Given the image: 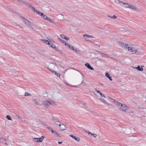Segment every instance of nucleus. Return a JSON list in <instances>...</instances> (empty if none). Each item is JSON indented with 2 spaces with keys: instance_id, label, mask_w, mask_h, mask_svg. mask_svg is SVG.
Here are the masks:
<instances>
[{
  "instance_id": "1",
  "label": "nucleus",
  "mask_w": 146,
  "mask_h": 146,
  "mask_svg": "<svg viewBox=\"0 0 146 146\" xmlns=\"http://www.w3.org/2000/svg\"><path fill=\"white\" fill-rule=\"evenodd\" d=\"M20 19L28 27L32 29H33V25L31 23L30 21L27 20L26 19L22 17H21Z\"/></svg>"
},
{
  "instance_id": "2",
  "label": "nucleus",
  "mask_w": 146,
  "mask_h": 146,
  "mask_svg": "<svg viewBox=\"0 0 146 146\" xmlns=\"http://www.w3.org/2000/svg\"><path fill=\"white\" fill-rule=\"evenodd\" d=\"M42 105L45 108H47L50 105L54 106L55 105L54 102L52 100H44L42 102Z\"/></svg>"
},
{
  "instance_id": "3",
  "label": "nucleus",
  "mask_w": 146,
  "mask_h": 146,
  "mask_svg": "<svg viewBox=\"0 0 146 146\" xmlns=\"http://www.w3.org/2000/svg\"><path fill=\"white\" fill-rule=\"evenodd\" d=\"M121 6L125 8L131 9L134 10H136L137 9V8L136 7L132 5H131L128 3L124 2H123Z\"/></svg>"
},
{
  "instance_id": "4",
  "label": "nucleus",
  "mask_w": 146,
  "mask_h": 146,
  "mask_svg": "<svg viewBox=\"0 0 146 146\" xmlns=\"http://www.w3.org/2000/svg\"><path fill=\"white\" fill-rule=\"evenodd\" d=\"M127 49L129 51L131 52L133 54L136 53L137 51V48L132 46H128Z\"/></svg>"
},
{
  "instance_id": "5",
  "label": "nucleus",
  "mask_w": 146,
  "mask_h": 146,
  "mask_svg": "<svg viewBox=\"0 0 146 146\" xmlns=\"http://www.w3.org/2000/svg\"><path fill=\"white\" fill-rule=\"evenodd\" d=\"M56 67V64H50L48 67L47 68L52 72V71H54V69Z\"/></svg>"
},
{
  "instance_id": "6",
  "label": "nucleus",
  "mask_w": 146,
  "mask_h": 146,
  "mask_svg": "<svg viewBox=\"0 0 146 146\" xmlns=\"http://www.w3.org/2000/svg\"><path fill=\"white\" fill-rule=\"evenodd\" d=\"M120 108L121 110L124 112H126L129 110V107L127 106L125 104H122Z\"/></svg>"
},
{
  "instance_id": "7",
  "label": "nucleus",
  "mask_w": 146,
  "mask_h": 146,
  "mask_svg": "<svg viewBox=\"0 0 146 146\" xmlns=\"http://www.w3.org/2000/svg\"><path fill=\"white\" fill-rule=\"evenodd\" d=\"M59 127H60V129L62 131H64L65 130H66L67 128L66 126L62 123H61Z\"/></svg>"
},
{
  "instance_id": "8",
  "label": "nucleus",
  "mask_w": 146,
  "mask_h": 146,
  "mask_svg": "<svg viewBox=\"0 0 146 146\" xmlns=\"http://www.w3.org/2000/svg\"><path fill=\"white\" fill-rule=\"evenodd\" d=\"M118 44L120 46L125 48V49H127V47H128V45H127L126 44H124V43L121 42H119Z\"/></svg>"
},
{
  "instance_id": "9",
  "label": "nucleus",
  "mask_w": 146,
  "mask_h": 146,
  "mask_svg": "<svg viewBox=\"0 0 146 146\" xmlns=\"http://www.w3.org/2000/svg\"><path fill=\"white\" fill-rule=\"evenodd\" d=\"M40 40L44 43H46L49 46V45H50L51 44V43L48 40H46L42 39H41Z\"/></svg>"
},
{
  "instance_id": "10",
  "label": "nucleus",
  "mask_w": 146,
  "mask_h": 146,
  "mask_svg": "<svg viewBox=\"0 0 146 146\" xmlns=\"http://www.w3.org/2000/svg\"><path fill=\"white\" fill-rule=\"evenodd\" d=\"M44 138V136H42L40 138H37V141H36V142H41L43 141V140Z\"/></svg>"
},
{
  "instance_id": "11",
  "label": "nucleus",
  "mask_w": 146,
  "mask_h": 146,
  "mask_svg": "<svg viewBox=\"0 0 146 146\" xmlns=\"http://www.w3.org/2000/svg\"><path fill=\"white\" fill-rule=\"evenodd\" d=\"M69 48L73 50L74 51H77L78 49L76 48H74V46L72 45L69 46Z\"/></svg>"
},
{
  "instance_id": "12",
  "label": "nucleus",
  "mask_w": 146,
  "mask_h": 146,
  "mask_svg": "<svg viewBox=\"0 0 146 146\" xmlns=\"http://www.w3.org/2000/svg\"><path fill=\"white\" fill-rule=\"evenodd\" d=\"M51 132L54 135H56L58 137H60L59 134L56 131L51 130Z\"/></svg>"
},
{
  "instance_id": "13",
  "label": "nucleus",
  "mask_w": 146,
  "mask_h": 146,
  "mask_svg": "<svg viewBox=\"0 0 146 146\" xmlns=\"http://www.w3.org/2000/svg\"><path fill=\"white\" fill-rule=\"evenodd\" d=\"M85 66L88 68L92 70H93L94 68L88 63H86L85 64Z\"/></svg>"
},
{
  "instance_id": "14",
  "label": "nucleus",
  "mask_w": 146,
  "mask_h": 146,
  "mask_svg": "<svg viewBox=\"0 0 146 146\" xmlns=\"http://www.w3.org/2000/svg\"><path fill=\"white\" fill-rule=\"evenodd\" d=\"M115 102V104L118 107L120 108V107L122 105V104L117 101V102Z\"/></svg>"
},
{
  "instance_id": "15",
  "label": "nucleus",
  "mask_w": 146,
  "mask_h": 146,
  "mask_svg": "<svg viewBox=\"0 0 146 146\" xmlns=\"http://www.w3.org/2000/svg\"><path fill=\"white\" fill-rule=\"evenodd\" d=\"M60 36L61 38H63L65 40H69V38L68 37L66 36L65 35H60Z\"/></svg>"
},
{
  "instance_id": "16",
  "label": "nucleus",
  "mask_w": 146,
  "mask_h": 146,
  "mask_svg": "<svg viewBox=\"0 0 146 146\" xmlns=\"http://www.w3.org/2000/svg\"><path fill=\"white\" fill-rule=\"evenodd\" d=\"M69 136L72 137L73 139H74L78 141H80V139L78 137H76L75 136H73L72 135H70Z\"/></svg>"
},
{
  "instance_id": "17",
  "label": "nucleus",
  "mask_w": 146,
  "mask_h": 146,
  "mask_svg": "<svg viewBox=\"0 0 146 146\" xmlns=\"http://www.w3.org/2000/svg\"><path fill=\"white\" fill-rule=\"evenodd\" d=\"M61 123H60L58 121H55L54 122V125L56 126H60V125Z\"/></svg>"
},
{
  "instance_id": "18",
  "label": "nucleus",
  "mask_w": 146,
  "mask_h": 146,
  "mask_svg": "<svg viewBox=\"0 0 146 146\" xmlns=\"http://www.w3.org/2000/svg\"><path fill=\"white\" fill-rule=\"evenodd\" d=\"M142 67H143V66H141L140 67V66H138L137 67H136L134 68L137 69L139 71H142L143 70V69Z\"/></svg>"
},
{
  "instance_id": "19",
  "label": "nucleus",
  "mask_w": 146,
  "mask_h": 146,
  "mask_svg": "<svg viewBox=\"0 0 146 146\" xmlns=\"http://www.w3.org/2000/svg\"><path fill=\"white\" fill-rule=\"evenodd\" d=\"M52 72L58 77H60V74L56 72L54 70V71H52Z\"/></svg>"
},
{
  "instance_id": "20",
  "label": "nucleus",
  "mask_w": 146,
  "mask_h": 146,
  "mask_svg": "<svg viewBox=\"0 0 146 146\" xmlns=\"http://www.w3.org/2000/svg\"><path fill=\"white\" fill-rule=\"evenodd\" d=\"M100 100L101 102L104 103V104H106L108 105H110V104L106 102L102 98H100Z\"/></svg>"
},
{
  "instance_id": "21",
  "label": "nucleus",
  "mask_w": 146,
  "mask_h": 146,
  "mask_svg": "<svg viewBox=\"0 0 146 146\" xmlns=\"http://www.w3.org/2000/svg\"><path fill=\"white\" fill-rule=\"evenodd\" d=\"M115 2L116 4H119L121 6L123 1H120L118 0H116L115 1Z\"/></svg>"
},
{
  "instance_id": "22",
  "label": "nucleus",
  "mask_w": 146,
  "mask_h": 146,
  "mask_svg": "<svg viewBox=\"0 0 146 146\" xmlns=\"http://www.w3.org/2000/svg\"><path fill=\"white\" fill-rule=\"evenodd\" d=\"M105 76L108 78L111 81L112 80V78L111 76H110V75L108 73H106L105 74Z\"/></svg>"
},
{
  "instance_id": "23",
  "label": "nucleus",
  "mask_w": 146,
  "mask_h": 146,
  "mask_svg": "<svg viewBox=\"0 0 146 146\" xmlns=\"http://www.w3.org/2000/svg\"><path fill=\"white\" fill-rule=\"evenodd\" d=\"M37 14L39 15L40 16H41L42 17H44V14L41 12H39L38 11L37 13H36Z\"/></svg>"
},
{
  "instance_id": "24",
  "label": "nucleus",
  "mask_w": 146,
  "mask_h": 146,
  "mask_svg": "<svg viewBox=\"0 0 146 146\" xmlns=\"http://www.w3.org/2000/svg\"><path fill=\"white\" fill-rule=\"evenodd\" d=\"M37 14L39 15L40 16H41L42 17H44V14L41 12H39L38 11L37 13H36Z\"/></svg>"
},
{
  "instance_id": "25",
  "label": "nucleus",
  "mask_w": 146,
  "mask_h": 146,
  "mask_svg": "<svg viewBox=\"0 0 146 146\" xmlns=\"http://www.w3.org/2000/svg\"><path fill=\"white\" fill-rule=\"evenodd\" d=\"M83 36L85 38V40H86V37H88L89 38H92V37H93L92 36H90V35H87L86 34H85L83 35Z\"/></svg>"
},
{
  "instance_id": "26",
  "label": "nucleus",
  "mask_w": 146,
  "mask_h": 146,
  "mask_svg": "<svg viewBox=\"0 0 146 146\" xmlns=\"http://www.w3.org/2000/svg\"><path fill=\"white\" fill-rule=\"evenodd\" d=\"M58 16L60 19V20H62L64 19V17L63 15L62 14H60Z\"/></svg>"
},
{
  "instance_id": "27",
  "label": "nucleus",
  "mask_w": 146,
  "mask_h": 146,
  "mask_svg": "<svg viewBox=\"0 0 146 146\" xmlns=\"http://www.w3.org/2000/svg\"><path fill=\"white\" fill-rule=\"evenodd\" d=\"M33 102L36 105H38V101L36 99H33Z\"/></svg>"
},
{
  "instance_id": "28",
  "label": "nucleus",
  "mask_w": 146,
  "mask_h": 146,
  "mask_svg": "<svg viewBox=\"0 0 146 146\" xmlns=\"http://www.w3.org/2000/svg\"><path fill=\"white\" fill-rule=\"evenodd\" d=\"M6 118L8 120H11L12 119V118L9 115H7L6 116Z\"/></svg>"
},
{
  "instance_id": "29",
  "label": "nucleus",
  "mask_w": 146,
  "mask_h": 146,
  "mask_svg": "<svg viewBox=\"0 0 146 146\" xmlns=\"http://www.w3.org/2000/svg\"><path fill=\"white\" fill-rule=\"evenodd\" d=\"M31 8L32 10H34V11L36 13L38 11L37 10L35 9L33 7L31 6Z\"/></svg>"
},
{
  "instance_id": "30",
  "label": "nucleus",
  "mask_w": 146,
  "mask_h": 146,
  "mask_svg": "<svg viewBox=\"0 0 146 146\" xmlns=\"http://www.w3.org/2000/svg\"><path fill=\"white\" fill-rule=\"evenodd\" d=\"M48 21H49L50 22L52 23H54V21L52 19H50L49 18H48Z\"/></svg>"
},
{
  "instance_id": "31",
  "label": "nucleus",
  "mask_w": 146,
  "mask_h": 146,
  "mask_svg": "<svg viewBox=\"0 0 146 146\" xmlns=\"http://www.w3.org/2000/svg\"><path fill=\"white\" fill-rule=\"evenodd\" d=\"M86 132L88 135H91L92 136H93L94 134H93V133L89 132V131H86Z\"/></svg>"
},
{
  "instance_id": "32",
  "label": "nucleus",
  "mask_w": 146,
  "mask_h": 146,
  "mask_svg": "<svg viewBox=\"0 0 146 146\" xmlns=\"http://www.w3.org/2000/svg\"><path fill=\"white\" fill-rule=\"evenodd\" d=\"M31 95L29 93L27 92H26L25 93V96H31Z\"/></svg>"
},
{
  "instance_id": "33",
  "label": "nucleus",
  "mask_w": 146,
  "mask_h": 146,
  "mask_svg": "<svg viewBox=\"0 0 146 146\" xmlns=\"http://www.w3.org/2000/svg\"><path fill=\"white\" fill-rule=\"evenodd\" d=\"M56 46H55V45H54V44H53L52 43H51V44L50 45H49V47H52L53 48H55V47H56Z\"/></svg>"
},
{
  "instance_id": "34",
  "label": "nucleus",
  "mask_w": 146,
  "mask_h": 146,
  "mask_svg": "<svg viewBox=\"0 0 146 146\" xmlns=\"http://www.w3.org/2000/svg\"><path fill=\"white\" fill-rule=\"evenodd\" d=\"M43 18L45 19L46 20H48V19L49 17H47L46 16L44 15V17H43Z\"/></svg>"
},
{
  "instance_id": "35",
  "label": "nucleus",
  "mask_w": 146,
  "mask_h": 146,
  "mask_svg": "<svg viewBox=\"0 0 146 146\" xmlns=\"http://www.w3.org/2000/svg\"><path fill=\"white\" fill-rule=\"evenodd\" d=\"M58 40H60L62 43H64V40L61 39V38H58Z\"/></svg>"
},
{
  "instance_id": "36",
  "label": "nucleus",
  "mask_w": 146,
  "mask_h": 146,
  "mask_svg": "<svg viewBox=\"0 0 146 146\" xmlns=\"http://www.w3.org/2000/svg\"><path fill=\"white\" fill-rule=\"evenodd\" d=\"M37 138H33V140L35 142H36V141H37Z\"/></svg>"
},
{
  "instance_id": "37",
  "label": "nucleus",
  "mask_w": 146,
  "mask_h": 146,
  "mask_svg": "<svg viewBox=\"0 0 146 146\" xmlns=\"http://www.w3.org/2000/svg\"><path fill=\"white\" fill-rule=\"evenodd\" d=\"M110 99L115 104V102H117L116 101L114 100V99L111 98H110Z\"/></svg>"
},
{
  "instance_id": "38",
  "label": "nucleus",
  "mask_w": 146,
  "mask_h": 146,
  "mask_svg": "<svg viewBox=\"0 0 146 146\" xmlns=\"http://www.w3.org/2000/svg\"><path fill=\"white\" fill-rule=\"evenodd\" d=\"M117 18V17L115 15H113V16L111 18L113 19H115Z\"/></svg>"
},
{
  "instance_id": "39",
  "label": "nucleus",
  "mask_w": 146,
  "mask_h": 146,
  "mask_svg": "<svg viewBox=\"0 0 146 146\" xmlns=\"http://www.w3.org/2000/svg\"><path fill=\"white\" fill-rule=\"evenodd\" d=\"M100 95L101 97H104V98H106L105 96L104 95H103L102 93Z\"/></svg>"
},
{
  "instance_id": "40",
  "label": "nucleus",
  "mask_w": 146,
  "mask_h": 146,
  "mask_svg": "<svg viewBox=\"0 0 146 146\" xmlns=\"http://www.w3.org/2000/svg\"><path fill=\"white\" fill-rule=\"evenodd\" d=\"M47 129L49 130L50 131H51V130H52L51 128L49 127H47Z\"/></svg>"
},
{
  "instance_id": "41",
  "label": "nucleus",
  "mask_w": 146,
  "mask_h": 146,
  "mask_svg": "<svg viewBox=\"0 0 146 146\" xmlns=\"http://www.w3.org/2000/svg\"><path fill=\"white\" fill-rule=\"evenodd\" d=\"M64 44L68 46V47H69V46H70V45L68 43H66V42L64 43Z\"/></svg>"
},
{
  "instance_id": "42",
  "label": "nucleus",
  "mask_w": 146,
  "mask_h": 146,
  "mask_svg": "<svg viewBox=\"0 0 146 146\" xmlns=\"http://www.w3.org/2000/svg\"><path fill=\"white\" fill-rule=\"evenodd\" d=\"M54 49L56 51H58V49L56 46L55 47V48H54Z\"/></svg>"
},
{
  "instance_id": "43",
  "label": "nucleus",
  "mask_w": 146,
  "mask_h": 146,
  "mask_svg": "<svg viewBox=\"0 0 146 146\" xmlns=\"http://www.w3.org/2000/svg\"><path fill=\"white\" fill-rule=\"evenodd\" d=\"M93 136V137L94 138H95L97 136V135L96 134H94Z\"/></svg>"
},
{
  "instance_id": "44",
  "label": "nucleus",
  "mask_w": 146,
  "mask_h": 146,
  "mask_svg": "<svg viewBox=\"0 0 146 146\" xmlns=\"http://www.w3.org/2000/svg\"><path fill=\"white\" fill-rule=\"evenodd\" d=\"M16 116H17V117L18 118H19V119H20V117L18 115H16Z\"/></svg>"
},
{
  "instance_id": "45",
  "label": "nucleus",
  "mask_w": 146,
  "mask_h": 146,
  "mask_svg": "<svg viewBox=\"0 0 146 146\" xmlns=\"http://www.w3.org/2000/svg\"><path fill=\"white\" fill-rule=\"evenodd\" d=\"M98 93H99L100 94L101 93V92L99 91H97V92Z\"/></svg>"
},
{
  "instance_id": "46",
  "label": "nucleus",
  "mask_w": 146,
  "mask_h": 146,
  "mask_svg": "<svg viewBox=\"0 0 146 146\" xmlns=\"http://www.w3.org/2000/svg\"><path fill=\"white\" fill-rule=\"evenodd\" d=\"M62 143V142H58V143L59 144H61Z\"/></svg>"
},
{
  "instance_id": "47",
  "label": "nucleus",
  "mask_w": 146,
  "mask_h": 146,
  "mask_svg": "<svg viewBox=\"0 0 146 146\" xmlns=\"http://www.w3.org/2000/svg\"><path fill=\"white\" fill-rule=\"evenodd\" d=\"M108 17H109L111 18V17H112V16H110V15H108Z\"/></svg>"
},
{
  "instance_id": "48",
  "label": "nucleus",
  "mask_w": 146,
  "mask_h": 146,
  "mask_svg": "<svg viewBox=\"0 0 146 146\" xmlns=\"http://www.w3.org/2000/svg\"><path fill=\"white\" fill-rule=\"evenodd\" d=\"M17 26H18L20 28H22V27L21 26H20L19 25H17Z\"/></svg>"
},
{
  "instance_id": "49",
  "label": "nucleus",
  "mask_w": 146,
  "mask_h": 146,
  "mask_svg": "<svg viewBox=\"0 0 146 146\" xmlns=\"http://www.w3.org/2000/svg\"><path fill=\"white\" fill-rule=\"evenodd\" d=\"M100 85H102V86H104V84H102V83H100Z\"/></svg>"
},
{
  "instance_id": "50",
  "label": "nucleus",
  "mask_w": 146,
  "mask_h": 146,
  "mask_svg": "<svg viewBox=\"0 0 146 146\" xmlns=\"http://www.w3.org/2000/svg\"><path fill=\"white\" fill-rule=\"evenodd\" d=\"M95 91H96V92H97V91H98V90H97V89H96V88L95 89Z\"/></svg>"
},
{
  "instance_id": "51",
  "label": "nucleus",
  "mask_w": 146,
  "mask_h": 146,
  "mask_svg": "<svg viewBox=\"0 0 146 146\" xmlns=\"http://www.w3.org/2000/svg\"><path fill=\"white\" fill-rule=\"evenodd\" d=\"M66 71H67V70H65L64 71V73L66 72Z\"/></svg>"
},
{
  "instance_id": "52",
  "label": "nucleus",
  "mask_w": 146,
  "mask_h": 146,
  "mask_svg": "<svg viewBox=\"0 0 146 146\" xmlns=\"http://www.w3.org/2000/svg\"><path fill=\"white\" fill-rule=\"evenodd\" d=\"M4 144L6 145H7V143H5Z\"/></svg>"
},
{
  "instance_id": "53",
  "label": "nucleus",
  "mask_w": 146,
  "mask_h": 146,
  "mask_svg": "<svg viewBox=\"0 0 146 146\" xmlns=\"http://www.w3.org/2000/svg\"><path fill=\"white\" fill-rule=\"evenodd\" d=\"M83 81H82V82H81V84H83Z\"/></svg>"
},
{
  "instance_id": "54",
  "label": "nucleus",
  "mask_w": 146,
  "mask_h": 146,
  "mask_svg": "<svg viewBox=\"0 0 146 146\" xmlns=\"http://www.w3.org/2000/svg\"><path fill=\"white\" fill-rule=\"evenodd\" d=\"M0 139H2V138H0Z\"/></svg>"
}]
</instances>
